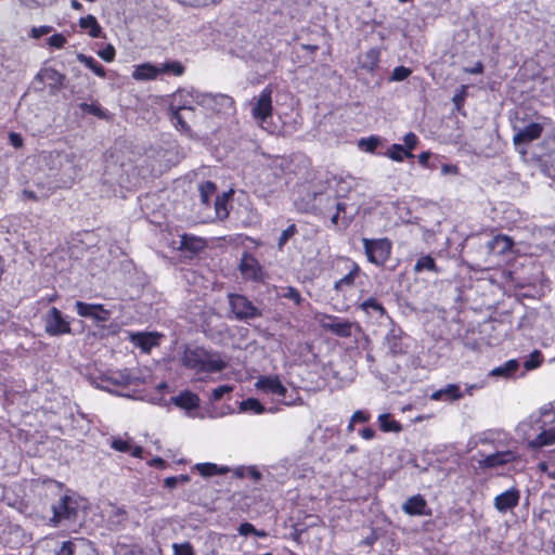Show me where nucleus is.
<instances>
[{
    "label": "nucleus",
    "mask_w": 555,
    "mask_h": 555,
    "mask_svg": "<svg viewBox=\"0 0 555 555\" xmlns=\"http://www.w3.org/2000/svg\"><path fill=\"white\" fill-rule=\"evenodd\" d=\"M516 433L532 450L555 444V409L545 405L519 422Z\"/></svg>",
    "instance_id": "f257e3e1"
},
{
    "label": "nucleus",
    "mask_w": 555,
    "mask_h": 555,
    "mask_svg": "<svg viewBox=\"0 0 555 555\" xmlns=\"http://www.w3.org/2000/svg\"><path fill=\"white\" fill-rule=\"evenodd\" d=\"M182 364L196 373H217L225 369L227 362L218 353L204 348H186L182 354Z\"/></svg>",
    "instance_id": "f03ea898"
},
{
    "label": "nucleus",
    "mask_w": 555,
    "mask_h": 555,
    "mask_svg": "<svg viewBox=\"0 0 555 555\" xmlns=\"http://www.w3.org/2000/svg\"><path fill=\"white\" fill-rule=\"evenodd\" d=\"M194 105L191 98H176V92L171 95L168 105V114L173 127L188 137L192 135V126L197 122Z\"/></svg>",
    "instance_id": "7ed1b4c3"
},
{
    "label": "nucleus",
    "mask_w": 555,
    "mask_h": 555,
    "mask_svg": "<svg viewBox=\"0 0 555 555\" xmlns=\"http://www.w3.org/2000/svg\"><path fill=\"white\" fill-rule=\"evenodd\" d=\"M176 98H191V102H194L195 105L211 113H220L223 108H229L233 105V99L229 95L205 93L194 88L178 90Z\"/></svg>",
    "instance_id": "20e7f679"
},
{
    "label": "nucleus",
    "mask_w": 555,
    "mask_h": 555,
    "mask_svg": "<svg viewBox=\"0 0 555 555\" xmlns=\"http://www.w3.org/2000/svg\"><path fill=\"white\" fill-rule=\"evenodd\" d=\"M228 301L231 312L238 321H248L262 315L261 310L256 307L246 296L241 294H229Z\"/></svg>",
    "instance_id": "39448f33"
},
{
    "label": "nucleus",
    "mask_w": 555,
    "mask_h": 555,
    "mask_svg": "<svg viewBox=\"0 0 555 555\" xmlns=\"http://www.w3.org/2000/svg\"><path fill=\"white\" fill-rule=\"evenodd\" d=\"M367 260L376 266H384L391 254V243L387 238H362Z\"/></svg>",
    "instance_id": "423d86ee"
},
{
    "label": "nucleus",
    "mask_w": 555,
    "mask_h": 555,
    "mask_svg": "<svg viewBox=\"0 0 555 555\" xmlns=\"http://www.w3.org/2000/svg\"><path fill=\"white\" fill-rule=\"evenodd\" d=\"M44 332L51 336L72 334L70 321L56 307H52L42 318Z\"/></svg>",
    "instance_id": "0eeeda50"
},
{
    "label": "nucleus",
    "mask_w": 555,
    "mask_h": 555,
    "mask_svg": "<svg viewBox=\"0 0 555 555\" xmlns=\"http://www.w3.org/2000/svg\"><path fill=\"white\" fill-rule=\"evenodd\" d=\"M78 508V502L73 495L62 494L59 501L52 505L53 517L51 521L54 525L63 521L73 522L77 518Z\"/></svg>",
    "instance_id": "6e6552de"
},
{
    "label": "nucleus",
    "mask_w": 555,
    "mask_h": 555,
    "mask_svg": "<svg viewBox=\"0 0 555 555\" xmlns=\"http://www.w3.org/2000/svg\"><path fill=\"white\" fill-rule=\"evenodd\" d=\"M272 88L267 86L262 89L259 95L255 96L249 103L250 114L261 127L266 122L267 118L272 116Z\"/></svg>",
    "instance_id": "1a4fd4ad"
},
{
    "label": "nucleus",
    "mask_w": 555,
    "mask_h": 555,
    "mask_svg": "<svg viewBox=\"0 0 555 555\" xmlns=\"http://www.w3.org/2000/svg\"><path fill=\"white\" fill-rule=\"evenodd\" d=\"M320 326L324 331H328L338 337L347 338L352 335V330L356 327V324L335 315L324 314L320 319Z\"/></svg>",
    "instance_id": "9d476101"
},
{
    "label": "nucleus",
    "mask_w": 555,
    "mask_h": 555,
    "mask_svg": "<svg viewBox=\"0 0 555 555\" xmlns=\"http://www.w3.org/2000/svg\"><path fill=\"white\" fill-rule=\"evenodd\" d=\"M519 454L515 450L496 451L492 454L483 456L478 461V466L481 469H492L513 463L519 459Z\"/></svg>",
    "instance_id": "9b49d317"
},
{
    "label": "nucleus",
    "mask_w": 555,
    "mask_h": 555,
    "mask_svg": "<svg viewBox=\"0 0 555 555\" xmlns=\"http://www.w3.org/2000/svg\"><path fill=\"white\" fill-rule=\"evenodd\" d=\"M75 308L80 317L90 318L96 322H106L109 320L112 314V311L105 309L101 304H87L83 301H76Z\"/></svg>",
    "instance_id": "f8f14e48"
},
{
    "label": "nucleus",
    "mask_w": 555,
    "mask_h": 555,
    "mask_svg": "<svg viewBox=\"0 0 555 555\" xmlns=\"http://www.w3.org/2000/svg\"><path fill=\"white\" fill-rule=\"evenodd\" d=\"M543 125L540 122H529L528 125L516 128L514 127L515 134L513 137V143L515 146L526 145L530 142L539 139L543 132Z\"/></svg>",
    "instance_id": "ddd939ff"
},
{
    "label": "nucleus",
    "mask_w": 555,
    "mask_h": 555,
    "mask_svg": "<svg viewBox=\"0 0 555 555\" xmlns=\"http://www.w3.org/2000/svg\"><path fill=\"white\" fill-rule=\"evenodd\" d=\"M520 500V491L512 487L501 494L496 495L493 501L494 508L501 513L505 514L506 512L515 508Z\"/></svg>",
    "instance_id": "4468645a"
},
{
    "label": "nucleus",
    "mask_w": 555,
    "mask_h": 555,
    "mask_svg": "<svg viewBox=\"0 0 555 555\" xmlns=\"http://www.w3.org/2000/svg\"><path fill=\"white\" fill-rule=\"evenodd\" d=\"M91 548L89 540L83 538H74L62 542L60 547L55 550L54 555H82Z\"/></svg>",
    "instance_id": "2eb2a0df"
},
{
    "label": "nucleus",
    "mask_w": 555,
    "mask_h": 555,
    "mask_svg": "<svg viewBox=\"0 0 555 555\" xmlns=\"http://www.w3.org/2000/svg\"><path fill=\"white\" fill-rule=\"evenodd\" d=\"M345 263L347 273L338 281H336L334 284V289L339 293H343L346 289L351 288L356 283V279L361 273V268L356 261L351 259H345Z\"/></svg>",
    "instance_id": "dca6fc26"
},
{
    "label": "nucleus",
    "mask_w": 555,
    "mask_h": 555,
    "mask_svg": "<svg viewBox=\"0 0 555 555\" xmlns=\"http://www.w3.org/2000/svg\"><path fill=\"white\" fill-rule=\"evenodd\" d=\"M240 271L246 280H262V268L258 260L250 254L244 253L240 263Z\"/></svg>",
    "instance_id": "f3484780"
},
{
    "label": "nucleus",
    "mask_w": 555,
    "mask_h": 555,
    "mask_svg": "<svg viewBox=\"0 0 555 555\" xmlns=\"http://www.w3.org/2000/svg\"><path fill=\"white\" fill-rule=\"evenodd\" d=\"M402 330L392 325L384 339V345L387 347L390 354L398 356L406 352V348L402 343Z\"/></svg>",
    "instance_id": "a211bd4d"
},
{
    "label": "nucleus",
    "mask_w": 555,
    "mask_h": 555,
    "mask_svg": "<svg viewBox=\"0 0 555 555\" xmlns=\"http://www.w3.org/2000/svg\"><path fill=\"white\" fill-rule=\"evenodd\" d=\"M255 386L258 390L282 398H284L287 392L286 387L281 383L278 376H262L256 382Z\"/></svg>",
    "instance_id": "6ab92c4d"
},
{
    "label": "nucleus",
    "mask_w": 555,
    "mask_h": 555,
    "mask_svg": "<svg viewBox=\"0 0 555 555\" xmlns=\"http://www.w3.org/2000/svg\"><path fill=\"white\" fill-rule=\"evenodd\" d=\"M402 511L411 516H428L431 514L426 500L421 494L409 498L403 503Z\"/></svg>",
    "instance_id": "aec40b11"
},
{
    "label": "nucleus",
    "mask_w": 555,
    "mask_h": 555,
    "mask_svg": "<svg viewBox=\"0 0 555 555\" xmlns=\"http://www.w3.org/2000/svg\"><path fill=\"white\" fill-rule=\"evenodd\" d=\"M514 245L513 240L503 234H499L493 236L486 243V248L488 253L495 255H505L507 251L512 249Z\"/></svg>",
    "instance_id": "412c9836"
},
{
    "label": "nucleus",
    "mask_w": 555,
    "mask_h": 555,
    "mask_svg": "<svg viewBox=\"0 0 555 555\" xmlns=\"http://www.w3.org/2000/svg\"><path fill=\"white\" fill-rule=\"evenodd\" d=\"M36 79L48 81L50 88L57 91L63 87L65 76L54 68H43L37 74Z\"/></svg>",
    "instance_id": "4be33fe9"
},
{
    "label": "nucleus",
    "mask_w": 555,
    "mask_h": 555,
    "mask_svg": "<svg viewBox=\"0 0 555 555\" xmlns=\"http://www.w3.org/2000/svg\"><path fill=\"white\" fill-rule=\"evenodd\" d=\"M507 439V435L501 430H486L476 437L475 446L477 444H492L494 448L502 446L503 440Z\"/></svg>",
    "instance_id": "5701e85b"
},
{
    "label": "nucleus",
    "mask_w": 555,
    "mask_h": 555,
    "mask_svg": "<svg viewBox=\"0 0 555 555\" xmlns=\"http://www.w3.org/2000/svg\"><path fill=\"white\" fill-rule=\"evenodd\" d=\"M463 392L456 384H448L444 388L438 389L433 392V400H460L463 398Z\"/></svg>",
    "instance_id": "b1692460"
},
{
    "label": "nucleus",
    "mask_w": 555,
    "mask_h": 555,
    "mask_svg": "<svg viewBox=\"0 0 555 555\" xmlns=\"http://www.w3.org/2000/svg\"><path fill=\"white\" fill-rule=\"evenodd\" d=\"M175 405L184 410H194L199 405V398L191 391H183L171 399Z\"/></svg>",
    "instance_id": "393cba45"
},
{
    "label": "nucleus",
    "mask_w": 555,
    "mask_h": 555,
    "mask_svg": "<svg viewBox=\"0 0 555 555\" xmlns=\"http://www.w3.org/2000/svg\"><path fill=\"white\" fill-rule=\"evenodd\" d=\"M160 74L159 65H152L150 63L141 64L135 67L132 77L135 80H152Z\"/></svg>",
    "instance_id": "a878e982"
},
{
    "label": "nucleus",
    "mask_w": 555,
    "mask_h": 555,
    "mask_svg": "<svg viewBox=\"0 0 555 555\" xmlns=\"http://www.w3.org/2000/svg\"><path fill=\"white\" fill-rule=\"evenodd\" d=\"M518 369L519 361L516 359H511L505 363L492 369L490 371V376L508 378L512 377L517 372Z\"/></svg>",
    "instance_id": "bb28decb"
},
{
    "label": "nucleus",
    "mask_w": 555,
    "mask_h": 555,
    "mask_svg": "<svg viewBox=\"0 0 555 555\" xmlns=\"http://www.w3.org/2000/svg\"><path fill=\"white\" fill-rule=\"evenodd\" d=\"M132 343L144 352L150 350L158 344L157 337L151 333H137L131 336Z\"/></svg>",
    "instance_id": "cd10ccee"
},
{
    "label": "nucleus",
    "mask_w": 555,
    "mask_h": 555,
    "mask_svg": "<svg viewBox=\"0 0 555 555\" xmlns=\"http://www.w3.org/2000/svg\"><path fill=\"white\" fill-rule=\"evenodd\" d=\"M194 469L205 478L216 475H224L230 470L228 466H219L215 463H198L194 466Z\"/></svg>",
    "instance_id": "c85d7f7f"
},
{
    "label": "nucleus",
    "mask_w": 555,
    "mask_h": 555,
    "mask_svg": "<svg viewBox=\"0 0 555 555\" xmlns=\"http://www.w3.org/2000/svg\"><path fill=\"white\" fill-rule=\"evenodd\" d=\"M359 63L363 69L370 73L374 72L379 63V50L375 48L367 50L360 56Z\"/></svg>",
    "instance_id": "c756f323"
},
{
    "label": "nucleus",
    "mask_w": 555,
    "mask_h": 555,
    "mask_svg": "<svg viewBox=\"0 0 555 555\" xmlns=\"http://www.w3.org/2000/svg\"><path fill=\"white\" fill-rule=\"evenodd\" d=\"M79 25L82 29L87 30L89 36L92 38H99L102 33V28L93 15H87L79 20Z\"/></svg>",
    "instance_id": "7c9ffc66"
},
{
    "label": "nucleus",
    "mask_w": 555,
    "mask_h": 555,
    "mask_svg": "<svg viewBox=\"0 0 555 555\" xmlns=\"http://www.w3.org/2000/svg\"><path fill=\"white\" fill-rule=\"evenodd\" d=\"M359 307L366 314L383 317L386 313L384 306L374 297L363 300Z\"/></svg>",
    "instance_id": "2f4dec72"
},
{
    "label": "nucleus",
    "mask_w": 555,
    "mask_h": 555,
    "mask_svg": "<svg viewBox=\"0 0 555 555\" xmlns=\"http://www.w3.org/2000/svg\"><path fill=\"white\" fill-rule=\"evenodd\" d=\"M205 246V243L202 238L195 236H189L186 234L181 236L180 241V249L189 250L192 253H197L202 250Z\"/></svg>",
    "instance_id": "473e14b6"
},
{
    "label": "nucleus",
    "mask_w": 555,
    "mask_h": 555,
    "mask_svg": "<svg viewBox=\"0 0 555 555\" xmlns=\"http://www.w3.org/2000/svg\"><path fill=\"white\" fill-rule=\"evenodd\" d=\"M423 271H430L439 273L435 259L430 255L420 257L414 264V272L420 273Z\"/></svg>",
    "instance_id": "72a5a7b5"
},
{
    "label": "nucleus",
    "mask_w": 555,
    "mask_h": 555,
    "mask_svg": "<svg viewBox=\"0 0 555 555\" xmlns=\"http://www.w3.org/2000/svg\"><path fill=\"white\" fill-rule=\"evenodd\" d=\"M77 60L80 63L85 64L88 68H90L96 76L101 78L105 77L104 67L99 62H96L92 56L78 53Z\"/></svg>",
    "instance_id": "f704fd0d"
},
{
    "label": "nucleus",
    "mask_w": 555,
    "mask_h": 555,
    "mask_svg": "<svg viewBox=\"0 0 555 555\" xmlns=\"http://www.w3.org/2000/svg\"><path fill=\"white\" fill-rule=\"evenodd\" d=\"M106 378L116 386H128L131 384V376L127 370L111 372Z\"/></svg>",
    "instance_id": "c9c22d12"
},
{
    "label": "nucleus",
    "mask_w": 555,
    "mask_h": 555,
    "mask_svg": "<svg viewBox=\"0 0 555 555\" xmlns=\"http://www.w3.org/2000/svg\"><path fill=\"white\" fill-rule=\"evenodd\" d=\"M541 171L555 181V152L540 160Z\"/></svg>",
    "instance_id": "e433bc0d"
},
{
    "label": "nucleus",
    "mask_w": 555,
    "mask_h": 555,
    "mask_svg": "<svg viewBox=\"0 0 555 555\" xmlns=\"http://www.w3.org/2000/svg\"><path fill=\"white\" fill-rule=\"evenodd\" d=\"M297 232L298 230L295 223L289 224L285 230H283L278 238V249L283 251L284 246L297 234Z\"/></svg>",
    "instance_id": "4c0bfd02"
},
{
    "label": "nucleus",
    "mask_w": 555,
    "mask_h": 555,
    "mask_svg": "<svg viewBox=\"0 0 555 555\" xmlns=\"http://www.w3.org/2000/svg\"><path fill=\"white\" fill-rule=\"evenodd\" d=\"M240 411L261 414L264 411V406L260 403L258 399L248 398L240 403Z\"/></svg>",
    "instance_id": "58836bf2"
},
{
    "label": "nucleus",
    "mask_w": 555,
    "mask_h": 555,
    "mask_svg": "<svg viewBox=\"0 0 555 555\" xmlns=\"http://www.w3.org/2000/svg\"><path fill=\"white\" fill-rule=\"evenodd\" d=\"M378 422H379L380 429L385 433H388V431L398 433L401 430V425L397 421L391 420L389 414H380L378 416Z\"/></svg>",
    "instance_id": "ea45409f"
},
{
    "label": "nucleus",
    "mask_w": 555,
    "mask_h": 555,
    "mask_svg": "<svg viewBox=\"0 0 555 555\" xmlns=\"http://www.w3.org/2000/svg\"><path fill=\"white\" fill-rule=\"evenodd\" d=\"M159 69L160 74H170L177 77L182 76L184 73V66L178 61L162 63L159 64Z\"/></svg>",
    "instance_id": "a19ab883"
},
{
    "label": "nucleus",
    "mask_w": 555,
    "mask_h": 555,
    "mask_svg": "<svg viewBox=\"0 0 555 555\" xmlns=\"http://www.w3.org/2000/svg\"><path fill=\"white\" fill-rule=\"evenodd\" d=\"M387 155L392 160H396V162H402L404 159V157H413L412 152H409L403 145H400V144H392L389 147Z\"/></svg>",
    "instance_id": "79ce46f5"
},
{
    "label": "nucleus",
    "mask_w": 555,
    "mask_h": 555,
    "mask_svg": "<svg viewBox=\"0 0 555 555\" xmlns=\"http://www.w3.org/2000/svg\"><path fill=\"white\" fill-rule=\"evenodd\" d=\"M229 195L223 193L221 196H217L215 201V210L218 219L223 220L228 217L229 210L227 208Z\"/></svg>",
    "instance_id": "37998d69"
},
{
    "label": "nucleus",
    "mask_w": 555,
    "mask_h": 555,
    "mask_svg": "<svg viewBox=\"0 0 555 555\" xmlns=\"http://www.w3.org/2000/svg\"><path fill=\"white\" fill-rule=\"evenodd\" d=\"M198 191H199L202 203L204 205H209L210 197L216 192V184L211 181H206L198 186Z\"/></svg>",
    "instance_id": "c03bdc74"
},
{
    "label": "nucleus",
    "mask_w": 555,
    "mask_h": 555,
    "mask_svg": "<svg viewBox=\"0 0 555 555\" xmlns=\"http://www.w3.org/2000/svg\"><path fill=\"white\" fill-rule=\"evenodd\" d=\"M543 361V354L539 350H533L529 357L524 361V367L526 371H532L541 365Z\"/></svg>",
    "instance_id": "a18cd8bd"
},
{
    "label": "nucleus",
    "mask_w": 555,
    "mask_h": 555,
    "mask_svg": "<svg viewBox=\"0 0 555 555\" xmlns=\"http://www.w3.org/2000/svg\"><path fill=\"white\" fill-rule=\"evenodd\" d=\"M324 195L320 196V199H322ZM326 201L331 203V207L336 208V212L332 216L331 221L333 224H338L339 214L341 211L346 210V205L341 202H339L335 196H325Z\"/></svg>",
    "instance_id": "49530a36"
},
{
    "label": "nucleus",
    "mask_w": 555,
    "mask_h": 555,
    "mask_svg": "<svg viewBox=\"0 0 555 555\" xmlns=\"http://www.w3.org/2000/svg\"><path fill=\"white\" fill-rule=\"evenodd\" d=\"M79 107L83 113L94 115L99 118H106V113L96 103L82 102L79 104Z\"/></svg>",
    "instance_id": "de8ad7c7"
},
{
    "label": "nucleus",
    "mask_w": 555,
    "mask_h": 555,
    "mask_svg": "<svg viewBox=\"0 0 555 555\" xmlns=\"http://www.w3.org/2000/svg\"><path fill=\"white\" fill-rule=\"evenodd\" d=\"M321 195H324V196H332L331 194H327V193H315L314 194V204H313V207L315 209L319 210V212L321 214H325L326 211L333 209L334 207H331V203L326 201L325 197H323L322 199H320V196Z\"/></svg>",
    "instance_id": "09e8293b"
},
{
    "label": "nucleus",
    "mask_w": 555,
    "mask_h": 555,
    "mask_svg": "<svg viewBox=\"0 0 555 555\" xmlns=\"http://www.w3.org/2000/svg\"><path fill=\"white\" fill-rule=\"evenodd\" d=\"M173 555H196L190 542L173 543Z\"/></svg>",
    "instance_id": "8fccbe9b"
},
{
    "label": "nucleus",
    "mask_w": 555,
    "mask_h": 555,
    "mask_svg": "<svg viewBox=\"0 0 555 555\" xmlns=\"http://www.w3.org/2000/svg\"><path fill=\"white\" fill-rule=\"evenodd\" d=\"M233 391V386L231 385H221L217 388H215L212 391H211V395L209 397V400L211 402H216V401H219L222 399V397L227 393H230Z\"/></svg>",
    "instance_id": "3c124183"
},
{
    "label": "nucleus",
    "mask_w": 555,
    "mask_h": 555,
    "mask_svg": "<svg viewBox=\"0 0 555 555\" xmlns=\"http://www.w3.org/2000/svg\"><path fill=\"white\" fill-rule=\"evenodd\" d=\"M412 70L404 66H397L389 78L390 81H402L411 75Z\"/></svg>",
    "instance_id": "603ef678"
},
{
    "label": "nucleus",
    "mask_w": 555,
    "mask_h": 555,
    "mask_svg": "<svg viewBox=\"0 0 555 555\" xmlns=\"http://www.w3.org/2000/svg\"><path fill=\"white\" fill-rule=\"evenodd\" d=\"M281 297L293 300L297 306H300L302 301V297L299 291L292 286L286 287L284 289V293H282Z\"/></svg>",
    "instance_id": "864d4df0"
},
{
    "label": "nucleus",
    "mask_w": 555,
    "mask_h": 555,
    "mask_svg": "<svg viewBox=\"0 0 555 555\" xmlns=\"http://www.w3.org/2000/svg\"><path fill=\"white\" fill-rule=\"evenodd\" d=\"M50 47L55 49H62L66 43V37L62 34H54L48 39Z\"/></svg>",
    "instance_id": "5fc2aeb1"
},
{
    "label": "nucleus",
    "mask_w": 555,
    "mask_h": 555,
    "mask_svg": "<svg viewBox=\"0 0 555 555\" xmlns=\"http://www.w3.org/2000/svg\"><path fill=\"white\" fill-rule=\"evenodd\" d=\"M98 54L105 62H112L115 59V49L112 44H107L103 50H100Z\"/></svg>",
    "instance_id": "6e6d98bb"
},
{
    "label": "nucleus",
    "mask_w": 555,
    "mask_h": 555,
    "mask_svg": "<svg viewBox=\"0 0 555 555\" xmlns=\"http://www.w3.org/2000/svg\"><path fill=\"white\" fill-rule=\"evenodd\" d=\"M52 30H53V27L49 26V25L33 27L31 28V37L34 39H39L40 37L47 35V34H50Z\"/></svg>",
    "instance_id": "4d7b16f0"
},
{
    "label": "nucleus",
    "mask_w": 555,
    "mask_h": 555,
    "mask_svg": "<svg viewBox=\"0 0 555 555\" xmlns=\"http://www.w3.org/2000/svg\"><path fill=\"white\" fill-rule=\"evenodd\" d=\"M417 137L415 135V133L413 132H408L404 138H403V142H404V147L411 152L417 144Z\"/></svg>",
    "instance_id": "13d9d810"
},
{
    "label": "nucleus",
    "mask_w": 555,
    "mask_h": 555,
    "mask_svg": "<svg viewBox=\"0 0 555 555\" xmlns=\"http://www.w3.org/2000/svg\"><path fill=\"white\" fill-rule=\"evenodd\" d=\"M111 447L119 452H129L130 451V444L121 439H114L111 443Z\"/></svg>",
    "instance_id": "bf43d9fd"
},
{
    "label": "nucleus",
    "mask_w": 555,
    "mask_h": 555,
    "mask_svg": "<svg viewBox=\"0 0 555 555\" xmlns=\"http://www.w3.org/2000/svg\"><path fill=\"white\" fill-rule=\"evenodd\" d=\"M430 157V152H423L422 154L418 155V163L425 168L435 169L436 165L429 162Z\"/></svg>",
    "instance_id": "052dcab7"
},
{
    "label": "nucleus",
    "mask_w": 555,
    "mask_h": 555,
    "mask_svg": "<svg viewBox=\"0 0 555 555\" xmlns=\"http://www.w3.org/2000/svg\"><path fill=\"white\" fill-rule=\"evenodd\" d=\"M370 416L365 412L359 410L356 411L351 416V423H366Z\"/></svg>",
    "instance_id": "680f3d73"
},
{
    "label": "nucleus",
    "mask_w": 555,
    "mask_h": 555,
    "mask_svg": "<svg viewBox=\"0 0 555 555\" xmlns=\"http://www.w3.org/2000/svg\"><path fill=\"white\" fill-rule=\"evenodd\" d=\"M9 141L11 145L14 146L15 149H20L23 145V138L21 137V134L16 132L9 133Z\"/></svg>",
    "instance_id": "e2e57ef3"
},
{
    "label": "nucleus",
    "mask_w": 555,
    "mask_h": 555,
    "mask_svg": "<svg viewBox=\"0 0 555 555\" xmlns=\"http://www.w3.org/2000/svg\"><path fill=\"white\" fill-rule=\"evenodd\" d=\"M237 531L241 535H248L256 532V528L249 522H243L240 525Z\"/></svg>",
    "instance_id": "0e129e2a"
},
{
    "label": "nucleus",
    "mask_w": 555,
    "mask_h": 555,
    "mask_svg": "<svg viewBox=\"0 0 555 555\" xmlns=\"http://www.w3.org/2000/svg\"><path fill=\"white\" fill-rule=\"evenodd\" d=\"M465 95H466L465 87H463L462 91L453 96V99H452L453 103L455 104V106L457 108H460L461 105H463L464 100H465Z\"/></svg>",
    "instance_id": "69168bd1"
},
{
    "label": "nucleus",
    "mask_w": 555,
    "mask_h": 555,
    "mask_svg": "<svg viewBox=\"0 0 555 555\" xmlns=\"http://www.w3.org/2000/svg\"><path fill=\"white\" fill-rule=\"evenodd\" d=\"M441 173L443 176H447V175H456L457 173V167L454 166V165H450V164H443L441 166Z\"/></svg>",
    "instance_id": "338daca9"
},
{
    "label": "nucleus",
    "mask_w": 555,
    "mask_h": 555,
    "mask_svg": "<svg viewBox=\"0 0 555 555\" xmlns=\"http://www.w3.org/2000/svg\"><path fill=\"white\" fill-rule=\"evenodd\" d=\"M360 435L363 439L371 440L375 437V430L371 427H366L361 430Z\"/></svg>",
    "instance_id": "774afa93"
}]
</instances>
